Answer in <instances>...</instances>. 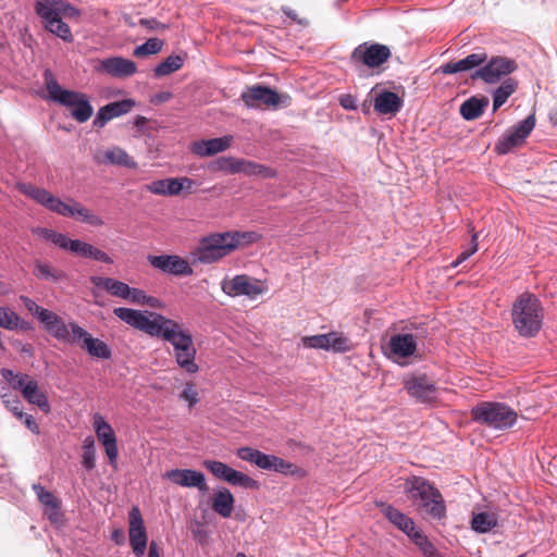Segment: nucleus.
<instances>
[{"label":"nucleus","mask_w":557,"mask_h":557,"mask_svg":"<svg viewBox=\"0 0 557 557\" xmlns=\"http://www.w3.org/2000/svg\"><path fill=\"white\" fill-rule=\"evenodd\" d=\"M0 373L2 379L5 380L14 391H17V382L20 380L25 382V380L28 379V374L22 372L16 373L8 368H2Z\"/></svg>","instance_id":"57"},{"label":"nucleus","mask_w":557,"mask_h":557,"mask_svg":"<svg viewBox=\"0 0 557 557\" xmlns=\"http://www.w3.org/2000/svg\"><path fill=\"white\" fill-rule=\"evenodd\" d=\"M224 482H226L230 485L238 486L245 490H259L260 487L259 481L232 467Z\"/></svg>","instance_id":"42"},{"label":"nucleus","mask_w":557,"mask_h":557,"mask_svg":"<svg viewBox=\"0 0 557 557\" xmlns=\"http://www.w3.org/2000/svg\"><path fill=\"white\" fill-rule=\"evenodd\" d=\"M272 472L296 479H302L307 475L306 470L298 467L296 463L285 460L278 456L275 458V465Z\"/></svg>","instance_id":"43"},{"label":"nucleus","mask_w":557,"mask_h":557,"mask_svg":"<svg viewBox=\"0 0 557 557\" xmlns=\"http://www.w3.org/2000/svg\"><path fill=\"white\" fill-rule=\"evenodd\" d=\"M89 280L95 287L104 289L110 295L122 299H126L131 287L128 284L112 277L92 275Z\"/></svg>","instance_id":"37"},{"label":"nucleus","mask_w":557,"mask_h":557,"mask_svg":"<svg viewBox=\"0 0 557 557\" xmlns=\"http://www.w3.org/2000/svg\"><path fill=\"white\" fill-rule=\"evenodd\" d=\"M235 505L233 493L225 486H219L214 490L211 497V509L220 517L227 519L232 516Z\"/></svg>","instance_id":"34"},{"label":"nucleus","mask_w":557,"mask_h":557,"mask_svg":"<svg viewBox=\"0 0 557 557\" xmlns=\"http://www.w3.org/2000/svg\"><path fill=\"white\" fill-rule=\"evenodd\" d=\"M404 106V100L394 91L383 89L377 92L373 100L374 110L379 114L395 115Z\"/></svg>","instance_id":"33"},{"label":"nucleus","mask_w":557,"mask_h":557,"mask_svg":"<svg viewBox=\"0 0 557 557\" xmlns=\"http://www.w3.org/2000/svg\"><path fill=\"white\" fill-rule=\"evenodd\" d=\"M242 100L248 108L264 104L273 108H286L292 98L287 94H280L270 86L257 84L242 94Z\"/></svg>","instance_id":"14"},{"label":"nucleus","mask_w":557,"mask_h":557,"mask_svg":"<svg viewBox=\"0 0 557 557\" xmlns=\"http://www.w3.org/2000/svg\"><path fill=\"white\" fill-rule=\"evenodd\" d=\"M178 398L187 403L188 408H194L199 401L196 384L191 381L185 383L183 391L178 394Z\"/></svg>","instance_id":"52"},{"label":"nucleus","mask_w":557,"mask_h":557,"mask_svg":"<svg viewBox=\"0 0 557 557\" xmlns=\"http://www.w3.org/2000/svg\"><path fill=\"white\" fill-rule=\"evenodd\" d=\"M46 4V7L50 8L58 12V16L64 15L71 18H77L81 15V11L74 7L73 4L64 1V0H40Z\"/></svg>","instance_id":"45"},{"label":"nucleus","mask_w":557,"mask_h":557,"mask_svg":"<svg viewBox=\"0 0 557 557\" xmlns=\"http://www.w3.org/2000/svg\"><path fill=\"white\" fill-rule=\"evenodd\" d=\"M101 69L109 75L117 78L133 76L137 72L134 61L123 57H109L101 61Z\"/></svg>","instance_id":"31"},{"label":"nucleus","mask_w":557,"mask_h":557,"mask_svg":"<svg viewBox=\"0 0 557 557\" xmlns=\"http://www.w3.org/2000/svg\"><path fill=\"white\" fill-rule=\"evenodd\" d=\"M488 104L486 96H471L460 104L459 113L465 121H474L484 113Z\"/></svg>","instance_id":"36"},{"label":"nucleus","mask_w":557,"mask_h":557,"mask_svg":"<svg viewBox=\"0 0 557 557\" xmlns=\"http://www.w3.org/2000/svg\"><path fill=\"white\" fill-rule=\"evenodd\" d=\"M34 275L39 280H46L53 283L60 282L64 276L62 271L53 269L47 262H37L34 268Z\"/></svg>","instance_id":"49"},{"label":"nucleus","mask_w":557,"mask_h":557,"mask_svg":"<svg viewBox=\"0 0 557 557\" xmlns=\"http://www.w3.org/2000/svg\"><path fill=\"white\" fill-rule=\"evenodd\" d=\"M33 490L37 495L38 500L48 507H51L53 509L58 508L59 503L57 497L49 491H47L42 485L40 484H34Z\"/></svg>","instance_id":"54"},{"label":"nucleus","mask_w":557,"mask_h":557,"mask_svg":"<svg viewBox=\"0 0 557 557\" xmlns=\"http://www.w3.org/2000/svg\"><path fill=\"white\" fill-rule=\"evenodd\" d=\"M164 41L157 37L148 38L144 44L135 47L133 55L136 58H145L159 53L163 48Z\"/></svg>","instance_id":"46"},{"label":"nucleus","mask_w":557,"mask_h":557,"mask_svg":"<svg viewBox=\"0 0 557 557\" xmlns=\"http://www.w3.org/2000/svg\"><path fill=\"white\" fill-rule=\"evenodd\" d=\"M1 400L4 407L12 412V414L15 417L18 412L23 410L22 401L18 398L17 395L13 394L12 392H4L1 394Z\"/></svg>","instance_id":"55"},{"label":"nucleus","mask_w":557,"mask_h":557,"mask_svg":"<svg viewBox=\"0 0 557 557\" xmlns=\"http://www.w3.org/2000/svg\"><path fill=\"white\" fill-rule=\"evenodd\" d=\"M20 299L26 310L42 324L45 331L57 339L66 324L63 319L55 312L37 305L35 300L27 296H21Z\"/></svg>","instance_id":"17"},{"label":"nucleus","mask_w":557,"mask_h":557,"mask_svg":"<svg viewBox=\"0 0 557 557\" xmlns=\"http://www.w3.org/2000/svg\"><path fill=\"white\" fill-rule=\"evenodd\" d=\"M16 419H18L20 421H22L24 423V425L35 435H38L40 433V428L38 425V423L36 422V420L34 419V417L32 414H28V413H25L23 412V410L21 412H18L16 416H15Z\"/></svg>","instance_id":"58"},{"label":"nucleus","mask_w":557,"mask_h":557,"mask_svg":"<svg viewBox=\"0 0 557 557\" xmlns=\"http://www.w3.org/2000/svg\"><path fill=\"white\" fill-rule=\"evenodd\" d=\"M135 106V100L131 98L109 102L101 107L94 119L92 125L96 128H102L114 117L128 113Z\"/></svg>","instance_id":"27"},{"label":"nucleus","mask_w":557,"mask_h":557,"mask_svg":"<svg viewBox=\"0 0 557 557\" xmlns=\"http://www.w3.org/2000/svg\"><path fill=\"white\" fill-rule=\"evenodd\" d=\"M404 389L419 404L433 405L437 400V387L424 373L408 375Z\"/></svg>","instance_id":"15"},{"label":"nucleus","mask_w":557,"mask_h":557,"mask_svg":"<svg viewBox=\"0 0 557 557\" xmlns=\"http://www.w3.org/2000/svg\"><path fill=\"white\" fill-rule=\"evenodd\" d=\"M113 313L121 321L152 337H158L160 335L166 324L164 319H168L161 313L140 311L126 307L114 308Z\"/></svg>","instance_id":"10"},{"label":"nucleus","mask_w":557,"mask_h":557,"mask_svg":"<svg viewBox=\"0 0 557 557\" xmlns=\"http://www.w3.org/2000/svg\"><path fill=\"white\" fill-rule=\"evenodd\" d=\"M517 69L518 63L511 58L505 55L488 58L486 54V61L470 74V78L472 81L481 79L487 85H494L509 77Z\"/></svg>","instance_id":"11"},{"label":"nucleus","mask_w":557,"mask_h":557,"mask_svg":"<svg viewBox=\"0 0 557 557\" xmlns=\"http://www.w3.org/2000/svg\"><path fill=\"white\" fill-rule=\"evenodd\" d=\"M478 251V234L473 233L471 236V246L463 251H461L458 256L459 262L466 261L468 258H470L472 255H474Z\"/></svg>","instance_id":"62"},{"label":"nucleus","mask_w":557,"mask_h":557,"mask_svg":"<svg viewBox=\"0 0 557 557\" xmlns=\"http://www.w3.org/2000/svg\"><path fill=\"white\" fill-rule=\"evenodd\" d=\"M545 309L541 299L531 292L516 297L510 309L513 330L522 338L536 337L544 324Z\"/></svg>","instance_id":"1"},{"label":"nucleus","mask_w":557,"mask_h":557,"mask_svg":"<svg viewBox=\"0 0 557 557\" xmlns=\"http://www.w3.org/2000/svg\"><path fill=\"white\" fill-rule=\"evenodd\" d=\"M138 25L147 28L150 32H154V30L163 32V30L169 29L168 24L161 23L154 17H151V18L143 17L138 21Z\"/></svg>","instance_id":"60"},{"label":"nucleus","mask_w":557,"mask_h":557,"mask_svg":"<svg viewBox=\"0 0 557 557\" xmlns=\"http://www.w3.org/2000/svg\"><path fill=\"white\" fill-rule=\"evenodd\" d=\"M224 294L231 297L246 296L249 299H256L263 293V288L255 283L248 275H235L232 280H224L221 284Z\"/></svg>","instance_id":"26"},{"label":"nucleus","mask_w":557,"mask_h":557,"mask_svg":"<svg viewBox=\"0 0 557 557\" xmlns=\"http://www.w3.org/2000/svg\"><path fill=\"white\" fill-rule=\"evenodd\" d=\"M86 258L95 260V261L103 262L107 264L113 263V259L107 252L95 247L94 245H90V247L88 249V255Z\"/></svg>","instance_id":"59"},{"label":"nucleus","mask_w":557,"mask_h":557,"mask_svg":"<svg viewBox=\"0 0 557 557\" xmlns=\"http://www.w3.org/2000/svg\"><path fill=\"white\" fill-rule=\"evenodd\" d=\"M211 171H222L230 174L243 173L248 176H262L264 178H275L277 172L264 164L251 160L237 159L233 157H220L209 166Z\"/></svg>","instance_id":"12"},{"label":"nucleus","mask_w":557,"mask_h":557,"mask_svg":"<svg viewBox=\"0 0 557 557\" xmlns=\"http://www.w3.org/2000/svg\"><path fill=\"white\" fill-rule=\"evenodd\" d=\"M473 422L495 431H506L518 421L517 411L506 403L480 401L470 410Z\"/></svg>","instance_id":"6"},{"label":"nucleus","mask_w":557,"mask_h":557,"mask_svg":"<svg viewBox=\"0 0 557 557\" xmlns=\"http://www.w3.org/2000/svg\"><path fill=\"white\" fill-rule=\"evenodd\" d=\"M202 466L216 479L221 481H225L227 473L231 469V466L227 463L215 460V459H205L202 461Z\"/></svg>","instance_id":"50"},{"label":"nucleus","mask_w":557,"mask_h":557,"mask_svg":"<svg viewBox=\"0 0 557 557\" xmlns=\"http://www.w3.org/2000/svg\"><path fill=\"white\" fill-rule=\"evenodd\" d=\"M535 115L530 114L524 120L508 128L495 144L494 150L499 156L508 154L512 149L522 146L535 127Z\"/></svg>","instance_id":"13"},{"label":"nucleus","mask_w":557,"mask_h":557,"mask_svg":"<svg viewBox=\"0 0 557 557\" xmlns=\"http://www.w3.org/2000/svg\"><path fill=\"white\" fill-rule=\"evenodd\" d=\"M146 189L154 195L177 196L182 193V185L176 177L156 180L146 185Z\"/></svg>","instance_id":"38"},{"label":"nucleus","mask_w":557,"mask_h":557,"mask_svg":"<svg viewBox=\"0 0 557 557\" xmlns=\"http://www.w3.org/2000/svg\"><path fill=\"white\" fill-rule=\"evenodd\" d=\"M470 524L471 529L479 534L488 533L498 525V516L488 511L473 512Z\"/></svg>","instance_id":"39"},{"label":"nucleus","mask_w":557,"mask_h":557,"mask_svg":"<svg viewBox=\"0 0 557 557\" xmlns=\"http://www.w3.org/2000/svg\"><path fill=\"white\" fill-rule=\"evenodd\" d=\"M147 259L152 268L158 269L165 274L173 276H189L194 273L190 263L178 255H149Z\"/></svg>","instance_id":"20"},{"label":"nucleus","mask_w":557,"mask_h":557,"mask_svg":"<svg viewBox=\"0 0 557 557\" xmlns=\"http://www.w3.org/2000/svg\"><path fill=\"white\" fill-rule=\"evenodd\" d=\"M236 456L247 462H250L259 469L273 471L275 465L276 455L265 454L257 448L244 446L239 447L236 451Z\"/></svg>","instance_id":"32"},{"label":"nucleus","mask_w":557,"mask_h":557,"mask_svg":"<svg viewBox=\"0 0 557 557\" xmlns=\"http://www.w3.org/2000/svg\"><path fill=\"white\" fill-rule=\"evenodd\" d=\"M419 548L424 557H444V555L435 547L425 534L420 531L413 534L411 540Z\"/></svg>","instance_id":"48"},{"label":"nucleus","mask_w":557,"mask_h":557,"mask_svg":"<svg viewBox=\"0 0 557 557\" xmlns=\"http://www.w3.org/2000/svg\"><path fill=\"white\" fill-rule=\"evenodd\" d=\"M391 58L388 46L379 42H363L357 46L351 52L352 62L374 69L384 64Z\"/></svg>","instance_id":"16"},{"label":"nucleus","mask_w":557,"mask_h":557,"mask_svg":"<svg viewBox=\"0 0 557 557\" xmlns=\"http://www.w3.org/2000/svg\"><path fill=\"white\" fill-rule=\"evenodd\" d=\"M499 83V86L492 92L493 113H495L503 104H505L508 98L518 88V81L512 77H507Z\"/></svg>","instance_id":"40"},{"label":"nucleus","mask_w":557,"mask_h":557,"mask_svg":"<svg viewBox=\"0 0 557 557\" xmlns=\"http://www.w3.org/2000/svg\"><path fill=\"white\" fill-rule=\"evenodd\" d=\"M404 492L412 502H418L423 512L435 520L446 517V505L441 492L423 476L412 475L405 482Z\"/></svg>","instance_id":"4"},{"label":"nucleus","mask_w":557,"mask_h":557,"mask_svg":"<svg viewBox=\"0 0 557 557\" xmlns=\"http://www.w3.org/2000/svg\"><path fill=\"white\" fill-rule=\"evenodd\" d=\"M163 478L187 488H197L200 494L206 495L209 492V486L206 481L203 472L194 469H171L168 470Z\"/></svg>","instance_id":"23"},{"label":"nucleus","mask_w":557,"mask_h":557,"mask_svg":"<svg viewBox=\"0 0 557 557\" xmlns=\"http://www.w3.org/2000/svg\"><path fill=\"white\" fill-rule=\"evenodd\" d=\"M166 323L158 337L170 343L174 348V358L180 368L188 374L199 371L196 363L197 350L194 346L193 336L189 332L182 330L178 322L173 319H164Z\"/></svg>","instance_id":"5"},{"label":"nucleus","mask_w":557,"mask_h":557,"mask_svg":"<svg viewBox=\"0 0 557 557\" xmlns=\"http://www.w3.org/2000/svg\"><path fill=\"white\" fill-rule=\"evenodd\" d=\"M128 536L133 553L141 557L147 548L148 535L144 519L138 506H133L128 512Z\"/></svg>","instance_id":"24"},{"label":"nucleus","mask_w":557,"mask_h":557,"mask_svg":"<svg viewBox=\"0 0 557 557\" xmlns=\"http://www.w3.org/2000/svg\"><path fill=\"white\" fill-rule=\"evenodd\" d=\"M35 12L42 20L45 28L61 38L63 41L72 42L73 35L70 26L58 16V12L46 7L41 1L35 2Z\"/></svg>","instance_id":"22"},{"label":"nucleus","mask_w":557,"mask_h":557,"mask_svg":"<svg viewBox=\"0 0 557 557\" xmlns=\"http://www.w3.org/2000/svg\"><path fill=\"white\" fill-rule=\"evenodd\" d=\"M301 342L304 346L308 348L341 354L348 352L354 348L350 339L337 332L305 336L301 338Z\"/></svg>","instance_id":"18"},{"label":"nucleus","mask_w":557,"mask_h":557,"mask_svg":"<svg viewBox=\"0 0 557 557\" xmlns=\"http://www.w3.org/2000/svg\"><path fill=\"white\" fill-rule=\"evenodd\" d=\"M282 12L284 15H286L287 17H289L292 21L300 24V25H306L307 24V21L306 20H300L298 18V14L295 10H293L292 8L289 7H283L282 8Z\"/></svg>","instance_id":"64"},{"label":"nucleus","mask_w":557,"mask_h":557,"mask_svg":"<svg viewBox=\"0 0 557 557\" xmlns=\"http://www.w3.org/2000/svg\"><path fill=\"white\" fill-rule=\"evenodd\" d=\"M411 326L418 331L417 334L400 333L395 334L389 338V348L395 356L400 358L414 356L418 347V339L426 334V327L423 324L419 327H416L414 324H411Z\"/></svg>","instance_id":"25"},{"label":"nucleus","mask_w":557,"mask_h":557,"mask_svg":"<svg viewBox=\"0 0 557 557\" xmlns=\"http://www.w3.org/2000/svg\"><path fill=\"white\" fill-rule=\"evenodd\" d=\"M125 300L136 305L149 306H154V302L157 301L154 297L148 296L143 289L135 287H129V292Z\"/></svg>","instance_id":"53"},{"label":"nucleus","mask_w":557,"mask_h":557,"mask_svg":"<svg viewBox=\"0 0 557 557\" xmlns=\"http://www.w3.org/2000/svg\"><path fill=\"white\" fill-rule=\"evenodd\" d=\"M14 323L16 325L13 326V331L20 330L22 332H32L35 330V326L32 322L22 319L18 314H17V321H15Z\"/></svg>","instance_id":"63"},{"label":"nucleus","mask_w":557,"mask_h":557,"mask_svg":"<svg viewBox=\"0 0 557 557\" xmlns=\"http://www.w3.org/2000/svg\"><path fill=\"white\" fill-rule=\"evenodd\" d=\"M94 429L99 443L103 446L109 465L117 467L119 447L115 432L100 413L94 416Z\"/></svg>","instance_id":"19"},{"label":"nucleus","mask_w":557,"mask_h":557,"mask_svg":"<svg viewBox=\"0 0 557 557\" xmlns=\"http://www.w3.org/2000/svg\"><path fill=\"white\" fill-rule=\"evenodd\" d=\"M57 341L78 345L94 358L108 360L112 358V348L102 339L94 337L88 331L74 321L65 324Z\"/></svg>","instance_id":"7"},{"label":"nucleus","mask_w":557,"mask_h":557,"mask_svg":"<svg viewBox=\"0 0 557 557\" xmlns=\"http://www.w3.org/2000/svg\"><path fill=\"white\" fill-rule=\"evenodd\" d=\"M231 139L230 136H222L197 140L193 143L191 151L199 157H210L225 151L231 146Z\"/></svg>","instance_id":"35"},{"label":"nucleus","mask_w":557,"mask_h":557,"mask_svg":"<svg viewBox=\"0 0 557 557\" xmlns=\"http://www.w3.org/2000/svg\"><path fill=\"white\" fill-rule=\"evenodd\" d=\"M82 466L87 471L96 467V446L91 435L86 436L83 442Z\"/></svg>","instance_id":"47"},{"label":"nucleus","mask_w":557,"mask_h":557,"mask_svg":"<svg viewBox=\"0 0 557 557\" xmlns=\"http://www.w3.org/2000/svg\"><path fill=\"white\" fill-rule=\"evenodd\" d=\"M35 233L57 247L73 255L86 258L91 244L81 239H72L67 235L47 227H38Z\"/></svg>","instance_id":"21"},{"label":"nucleus","mask_w":557,"mask_h":557,"mask_svg":"<svg viewBox=\"0 0 557 557\" xmlns=\"http://www.w3.org/2000/svg\"><path fill=\"white\" fill-rule=\"evenodd\" d=\"M185 62V55L181 54H170L165 60L160 62L153 69V75L156 78H161L168 76L178 70H181Z\"/></svg>","instance_id":"41"},{"label":"nucleus","mask_w":557,"mask_h":557,"mask_svg":"<svg viewBox=\"0 0 557 557\" xmlns=\"http://www.w3.org/2000/svg\"><path fill=\"white\" fill-rule=\"evenodd\" d=\"M338 104L349 111L357 110V98L351 94H343L338 96Z\"/></svg>","instance_id":"61"},{"label":"nucleus","mask_w":557,"mask_h":557,"mask_svg":"<svg viewBox=\"0 0 557 557\" xmlns=\"http://www.w3.org/2000/svg\"><path fill=\"white\" fill-rule=\"evenodd\" d=\"M376 506L381 508L384 517L410 540L413 539V534L420 532V530L416 528L413 519L395 508L393 505L381 502L376 503Z\"/></svg>","instance_id":"29"},{"label":"nucleus","mask_w":557,"mask_h":557,"mask_svg":"<svg viewBox=\"0 0 557 557\" xmlns=\"http://www.w3.org/2000/svg\"><path fill=\"white\" fill-rule=\"evenodd\" d=\"M113 313L121 321L152 337H158L160 335L166 324L164 319H168L161 313L140 311L126 307L114 308Z\"/></svg>","instance_id":"9"},{"label":"nucleus","mask_w":557,"mask_h":557,"mask_svg":"<svg viewBox=\"0 0 557 557\" xmlns=\"http://www.w3.org/2000/svg\"><path fill=\"white\" fill-rule=\"evenodd\" d=\"M18 189L22 194L32 198L40 206L61 216H77L81 222L91 226H102L104 224V221L99 215L95 214L74 199H70L71 203H65L47 189L28 183L20 184Z\"/></svg>","instance_id":"2"},{"label":"nucleus","mask_w":557,"mask_h":557,"mask_svg":"<svg viewBox=\"0 0 557 557\" xmlns=\"http://www.w3.org/2000/svg\"><path fill=\"white\" fill-rule=\"evenodd\" d=\"M227 237L230 235L225 232L202 237L193 251L194 262L211 264L237 249L236 242H232V238L228 239Z\"/></svg>","instance_id":"8"},{"label":"nucleus","mask_w":557,"mask_h":557,"mask_svg":"<svg viewBox=\"0 0 557 557\" xmlns=\"http://www.w3.org/2000/svg\"><path fill=\"white\" fill-rule=\"evenodd\" d=\"M13 321H17V313L9 307L0 306V327L13 331V326L16 325Z\"/></svg>","instance_id":"56"},{"label":"nucleus","mask_w":557,"mask_h":557,"mask_svg":"<svg viewBox=\"0 0 557 557\" xmlns=\"http://www.w3.org/2000/svg\"><path fill=\"white\" fill-rule=\"evenodd\" d=\"M485 61H486V52L480 51V52L468 54L463 59H460L456 62L443 63L436 70V73L457 74V73H461V72H470V71L474 72L476 69L481 67Z\"/></svg>","instance_id":"30"},{"label":"nucleus","mask_w":557,"mask_h":557,"mask_svg":"<svg viewBox=\"0 0 557 557\" xmlns=\"http://www.w3.org/2000/svg\"><path fill=\"white\" fill-rule=\"evenodd\" d=\"M48 99L54 103L71 109V116L78 123L87 122L94 113V108L86 94L63 88L50 69L44 72Z\"/></svg>","instance_id":"3"},{"label":"nucleus","mask_w":557,"mask_h":557,"mask_svg":"<svg viewBox=\"0 0 557 557\" xmlns=\"http://www.w3.org/2000/svg\"><path fill=\"white\" fill-rule=\"evenodd\" d=\"M106 160L111 164L122 165L127 169H136L137 163L122 148L115 147L106 152Z\"/></svg>","instance_id":"44"},{"label":"nucleus","mask_w":557,"mask_h":557,"mask_svg":"<svg viewBox=\"0 0 557 557\" xmlns=\"http://www.w3.org/2000/svg\"><path fill=\"white\" fill-rule=\"evenodd\" d=\"M17 391L30 405L37 406L44 413L51 412V406L47 395L39 389L38 382L28 375V379L17 382Z\"/></svg>","instance_id":"28"},{"label":"nucleus","mask_w":557,"mask_h":557,"mask_svg":"<svg viewBox=\"0 0 557 557\" xmlns=\"http://www.w3.org/2000/svg\"><path fill=\"white\" fill-rule=\"evenodd\" d=\"M227 233L230 235V237H227V238L228 239L232 238V242H236L237 248L243 245L255 244L262 238V235L255 231H245V232L233 231V232H227Z\"/></svg>","instance_id":"51"}]
</instances>
